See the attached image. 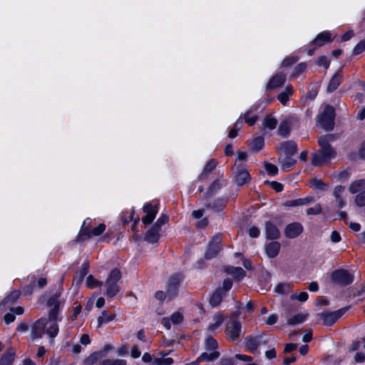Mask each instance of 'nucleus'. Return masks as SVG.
<instances>
[{
  "label": "nucleus",
  "mask_w": 365,
  "mask_h": 365,
  "mask_svg": "<svg viewBox=\"0 0 365 365\" xmlns=\"http://www.w3.org/2000/svg\"><path fill=\"white\" fill-rule=\"evenodd\" d=\"M227 274L232 275L237 280L242 279L245 276V272L240 267H228L226 269Z\"/></svg>",
  "instance_id": "7c9ffc66"
},
{
  "label": "nucleus",
  "mask_w": 365,
  "mask_h": 365,
  "mask_svg": "<svg viewBox=\"0 0 365 365\" xmlns=\"http://www.w3.org/2000/svg\"><path fill=\"white\" fill-rule=\"evenodd\" d=\"M277 125V120L272 115H267L263 121L264 127L269 130H274L276 128Z\"/></svg>",
  "instance_id": "37998d69"
},
{
  "label": "nucleus",
  "mask_w": 365,
  "mask_h": 365,
  "mask_svg": "<svg viewBox=\"0 0 365 365\" xmlns=\"http://www.w3.org/2000/svg\"><path fill=\"white\" fill-rule=\"evenodd\" d=\"M286 81L285 74L282 72L276 73L268 82L266 86V90L269 91L278 87H280L284 84Z\"/></svg>",
  "instance_id": "ddd939ff"
},
{
  "label": "nucleus",
  "mask_w": 365,
  "mask_h": 365,
  "mask_svg": "<svg viewBox=\"0 0 365 365\" xmlns=\"http://www.w3.org/2000/svg\"><path fill=\"white\" fill-rule=\"evenodd\" d=\"M168 221V217L166 215H161L160 217L158 219V220L153 225L158 229L160 230L161 226L165 225Z\"/></svg>",
  "instance_id": "4d7b16f0"
},
{
  "label": "nucleus",
  "mask_w": 365,
  "mask_h": 365,
  "mask_svg": "<svg viewBox=\"0 0 365 365\" xmlns=\"http://www.w3.org/2000/svg\"><path fill=\"white\" fill-rule=\"evenodd\" d=\"M304 230L303 226L299 222H292L287 225L284 235L287 238L293 239L298 237Z\"/></svg>",
  "instance_id": "f8f14e48"
},
{
  "label": "nucleus",
  "mask_w": 365,
  "mask_h": 365,
  "mask_svg": "<svg viewBox=\"0 0 365 365\" xmlns=\"http://www.w3.org/2000/svg\"><path fill=\"white\" fill-rule=\"evenodd\" d=\"M268 342L269 339L262 334L255 336H249L245 339V346L252 353H255L260 345L266 344Z\"/></svg>",
  "instance_id": "1a4fd4ad"
},
{
  "label": "nucleus",
  "mask_w": 365,
  "mask_h": 365,
  "mask_svg": "<svg viewBox=\"0 0 365 365\" xmlns=\"http://www.w3.org/2000/svg\"><path fill=\"white\" fill-rule=\"evenodd\" d=\"M266 237L269 240H277L280 236L278 228L272 222H267L265 224Z\"/></svg>",
  "instance_id": "412c9836"
},
{
  "label": "nucleus",
  "mask_w": 365,
  "mask_h": 365,
  "mask_svg": "<svg viewBox=\"0 0 365 365\" xmlns=\"http://www.w3.org/2000/svg\"><path fill=\"white\" fill-rule=\"evenodd\" d=\"M250 180V175L247 170L243 168H237L235 182L238 186H242Z\"/></svg>",
  "instance_id": "aec40b11"
},
{
  "label": "nucleus",
  "mask_w": 365,
  "mask_h": 365,
  "mask_svg": "<svg viewBox=\"0 0 365 365\" xmlns=\"http://www.w3.org/2000/svg\"><path fill=\"white\" fill-rule=\"evenodd\" d=\"M335 110L331 106H326L323 112L317 116V125L326 130H331L334 126Z\"/></svg>",
  "instance_id": "f03ea898"
},
{
  "label": "nucleus",
  "mask_w": 365,
  "mask_h": 365,
  "mask_svg": "<svg viewBox=\"0 0 365 365\" xmlns=\"http://www.w3.org/2000/svg\"><path fill=\"white\" fill-rule=\"evenodd\" d=\"M221 242L222 235L220 234H217L213 236L208 244L206 252H205L204 257L206 259H211L217 255L222 248Z\"/></svg>",
  "instance_id": "423d86ee"
},
{
  "label": "nucleus",
  "mask_w": 365,
  "mask_h": 365,
  "mask_svg": "<svg viewBox=\"0 0 365 365\" xmlns=\"http://www.w3.org/2000/svg\"><path fill=\"white\" fill-rule=\"evenodd\" d=\"M364 51H365V45L364 44V42L361 41L354 48L353 53L355 55H358L362 53Z\"/></svg>",
  "instance_id": "0e129e2a"
},
{
  "label": "nucleus",
  "mask_w": 365,
  "mask_h": 365,
  "mask_svg": "<svg viewBox=\"0 0 365 365\" xmlns=\"http://www.w3.org/2000/svg\"><path fill=\"white\" fill-rule=\"evenodd\" d=\"M314 197L308 196L304 198H298L295 200H288L286 202L285 205L287 207H297L301 205H307L313 202Z\"/></svg>",
  "instance_id": "bb28decb"
},
{
  "label": "nucleus",
  "mask_w": 365,
  "mask_h": 365,
  "mask_svg": "<svg viewBox=\"0 0 365 365\" xmlns=\"http://www.w3.org/2000/svg\"><path fill=\"white\" fill-rule=\"evenodd\" d=\"M115 317V314H108L107 311L103 310L101 314L98 317V327H99L103 324H107L113 321Z\"/></svg>",
  "instance_id": "473e14b6"
},
{
  "label": "nucleus",
  "mask_w": 365,
  "mask_h": 365,
  "mask_svg": "<svg viewBox=\"0 0 365 365\" xmlns=\"http://www.w3.org/2000/svg\"><path fill=\"white\" fill-rule=\"evenodd\" d=\"M336 155L335 150H318L312 155V164L314 166H319L325 163L329 162L331 158Z\"/></svg>",
  "instance_id": "0eeeda50"
},
{
  "label": "nucleus",
  "mask_w": 365,
  "mask_h": 365,
  "mask_svg": "<svg viewBox=\"0 0 365 365\" xmlns=\"http://www.w3.org/2000/svg\"><path fill=\"white\" fill-rule=\"evenodd\" d=\"M62 290V288L59 286L56 292L47 300V307H51L48 313V319L57 321V316L59 312V307L63 302V300L61 299Z\"/></svg>",
  "instance_id": "7ed1b4c3"
},
{
  "label": "nucleus",
  "mask_w": 365,
  "mask_h": 365,
  "mask_svg": "<svg viewBox=\"0 0 365 365\" xmlns=\"http://www.w3.org/2000/svg\"><path fill=\"white\" fill-rule=\"evenodd\" d=\"M90 222H91V219L90 218H87L83 222V225H82V227H81V232L80 234V235L78 236V240H85V236L86 235V233L88 231H89L90 230L88 229V226H89V224H90Z\"/></svg>",
  "instance_id": "09e8293b"
},
{
  "label": "nucleus",
  "mask_w": 365,
  "mask_h": 365,
  "mask_svg": "<svg viewBox=\"0 0 365 365\" xmlns=\"http://www.w3.org/2000/svg\"><path fill=\"white\" fill-rule=\"evenodd\" d=\"M20 291L19 290H14L12 291L8 296H6L1 302V306H7V305H11L15 303V302L20 297Z\"/></svg>",
  "instance_id": "c756f323"
},
{
  "label": "nucleus",
  "mask_w": 365,
  "mask_h": 365,
  "mask_svg": "<svg viewBox=\"0 0 365 365\" xmlns=\"http://www.w3.org/2000/svg\"><path fill=\"white\" fill-rule=\"evenodd\" d=\"M279 150L286 155L292 156L297 150V145L292 140L282 142L278 147Z\"/></svg>",
  "instance_id": "2eb2a0df"
},
{
  "label": "nucleus",
  "mask_w": 365,
  "mask_h": 365,
  "mask_svg": "<svg viewBox=\"0 0 365 365\" xmlns=\"http://www.w3.org/2000/svg\"><path fill=\"white\" fill-rule=\"evenodd\" d=\"M222 187V185L220 181L216 180L212 182V183L208 187V190L206 192V197H210L214 194H215L220 188Z\"/></svg>",
  "instance_id": "4c0bfd02"
},
{
  "label": "nucleus",
  "mask_w": 365,
  "mask_h": 365,
  "mask_svg": "<svg viewBox=\"0 0 365 365\" xmlns=\"http://www.w3.org/2000/svg\"><path fill=\"white\" fill-rule=\"evenodd\" d=\"M121 278V273L119 269H114L111 270L110 274L105 282L106 295L109 298H113L117 295L120 291L118 282Z\"/></svg>",
  "instance_id": "f257e3e1"
},
{
  "label": "nucleus",
  "mask_w": 365,
  "mask_h": 365,
  "mask_svg": "<svg viewBox=\"0 0 365 365\" xmlns=\"http://www.w3.org/2000/svg\"><path fill=\"white\" fill-rule=\"evenodd\" d=\"M311 186L317 190H325L327 188V185L322 181L321 180L318 179H313L311 182Z\"/></svg>",
  "instance_id": "3c124183"
},
{
  "label": "nucleus",
  "mask_w": 365,
  "mask_h": 365,
  "mask_svg": "<svg viewBox=\"0 0 365 365\" xmlns=\"http://www.w3.org/2000/svg\"><path fill=\"white\" fill-rule=\"evenodd\" d=\"M309 297V294L307 292H300L299 294H293L292 296H291V299H298L299 302H305L307 300Z\"/></svg>",
  "instance_id": "bf43d9fd"
},
{
  "label": "nucleus",
  "mask_w": 365,
  "mask_h": 365,
  "mask_svg": "<svg viewBox=\"0 0 365 365\" xmlns=\"http://www.w3.org/2000/svg\"><path fill=\"white\" fill-rule=\"evenodd\" d=\"M217 166V161L215 159L210 160L205 166L202 172L198 177L200 180H203L207 178V175L211 173Z\"/></svg>",
  "instance_id": "cd10ccee"
},
{
  "label": "nucleus",
  "mask_w": 365,
  "mask_h": 365,
  "mask_svg": "<svg viewBox=\"0 0 365 365\" xmlns=\"http://www.w3.org/2000/svg\"><path fill=\"white\" fill-rule=\"evenodd\" d=\"M347 310V308H342L331 312H323L321 314V319L327 326L333 325Z\"/></svg>",
  "instance_id": "9d476101"
},
{
  "label": "nucleus",
  "mask_w": 365,
  "mask_h": 365,
  "mask_svg": "<svg viewBox=\"0 0 365 365\" xmlns=\"http://www.w3.org/2000/svg\"><path fill=\"white\" fill-rule=\"evenodd\" d=\"M44 318L38 319L31 327V336L33 339H40L45 333Z\"/></svg>",
  "instance_id": "f3484780"
},
{
  "label": "nucleus",
  "mask_w": 365,
  "mask_h": 365,
  "mask_svg": "<svg viewBox=\"0 0 365 365\" xmlns=\"http://www.w3.org/2000/svg\"><path fill=\"white\" fill-rule=\"evenodd\" d=\"M241 331L242 326L240 322L237 319V316L236 314L232 315L225 329L226 334L232 341H235L240 337Z\"/></svg>",
  "instance_id": "39448f33"
},
{
  "label": "nucleus",
  "mask_w": 365,
  "mask_h": 365,
  "mask_svg": "<svg viewBox=\"0 0 365 365\" xmlns=\"http://www.w3.org/2000/svg\"><path fill=\"white\" fill-rule=\"evenodd\" d=\"M217 347V341L212 337H207L205 341V349L207 351H214Z\"/></svg>",
  "instance_id": "a18cd8bd"
},
{
  "label": "nucleus",
  "mask_w": 365,
  "mask_h": 365,
  "mask_svg": "<svg viewBox=\"0 0 365 365\" xmlns=\"http://www.w3.org/2000/svg\"><path fill=\"white\" fill-rule=\"evenodd\" d=\"M43 324L45 325V334L51 339L56 337L59 330L57 321L46 319L44 318Z\"/></svg>",
  "instance_id": "4468645a"
},
{
  "label": "nucleus",
  "mask_w": 365,
  "mask_h": 365,
  "mask_svg": "<svg viewBox=\"0 0 365 365\" xmlns=\"http://www.w3.org/2000/svg\"><path fill=\"white\" fill-rule=\"evenodd\" d=\"M170 319L172 324H178L182 321L183 317L180 312H175L171 315Z\"/></svg>",
  "instance_id": "052dcab7"
},
{
  "label": "nucleus",
  "mask_w": 365,
  "mask_h": 365,
  "mask_svg": "<svg viewBox=\"0 0 365 365\" xmlns=\"http://www.w3.org/2000/svg\"><path fill=\"white\" fill-rule=\"evenodd\" d=\"M251 114L252 109L249 110L245 114H242V117L244 118L245 122L247 123L250 126L255 125L258 118L257 115Z\"/></svg>",
  "instance_id": "79ce46f5"
},
{
  "label": "nucleus",
  "mask_w": 365,
  "mask_h": 365,
  "mask_svg": "<svg viewBox=\"0 0 365 365\" xmlns=\"http://www.w3.org/2000/svg\"><path fill=\"white\" fill-rule=\"evenodd\" d=\"M264 167L267 174L271 176H274L278 173L277 167L270 163H264Z\"/></svg>",
  "instance_id": "603ef678"
},
{
  "label": "nucleus",
  "mask_w": 365,
  "mask_h": 365,
  "mask_svg": "<svg viewBox=\"0 0 365 365\" xmlns=\"http://www.w3.org/2000/svg\"><path fill=\"white\" fill-rule=\"evenodd\" d=\"M220 356V352L217 351H210V353L205 351L202 353L198 356V361H214Z\"/></svg>",
  "instance_id": "2f4dec72"
},
{
  "label": "nucleus",
  "mask_w": 365,
  "mask_h": 365,
  "mask_svg": "<svg viewBox=\"0 0 365 365\" xmlns=\"http://www.w3.org/2000/svg\"><path fill=\"white\" fill-rule=\"evenodd\" d=\"M331 41L332 38L331 32L329 31H325L319 34L315 39L312 42V43L314 44L317 47H321L326 43H329Z\"/></svg>",
  "instance_id": "a211bd4d"
},
{
  "label": "nucleus",
  "mask_w": 365,
  "mask_h": 365,
  "mask_svg": "<svg viewBox=\"0 0 365 365\" xmlns=\"http://www.w3.org/2000/svg\"><path fill=\"white\" fill-rule=\"evenodd\" d=\"M183 280L180 274H175L170 277L167 284V295L170 298L175 297L178 293V287Z\"/></svg>",
  "instance_id": "6e6552de"
},
{
  "label": "nucleus",
  "mask_w": 365,
  "mask_h": 365,
  "mask_svg": "<svg viewBox=\"0 0 365 365\" xmlns=\"http://www.w3.org/2000/svg\"><path fill=\"white\" fill-rule=\"evenodd\" d=\"M343 78L341 69L338 70L332 76L327 88L328 93L334 92L340 85Z\"/></svg>",
  "instance_id": "dca6fc26"
},
{
  "label": "nucleus",
  "mask_w": 365,
  "mask_h": 365,
  "mask_svg": "<svg viewBox=\"0 0 365 365\" xmlns=\"http://www.w3.org/2000/svg\"><path fill=\"white\" fill-rule=\"evenodd\" d=\"M88 268H89V264L88 262H84L82 265H81V268L78 274V282H81L84 277H86V275L88 274Z\"/></svg>",
  "instance_id": "864d4df0"
},
{
  "label": "nucleus",
  "mask_w": 365,
  "mask_h": 365,
  "mask_svg": "<svg viewBox=\"0 0 365 365\" xmlns=\"http://www.w3.org/2000/svg\"><path fill=\"white\" fill-rule=\"evenodd\" d=\"M213 322L211 323L208 327V330L210 331H215L223 322V317L217 313L213 317Z\"/></svg>",
  "instance_id": "f704fd0d"
},
{
  "label": "nucleus",
  "mask_w": 365,
  "mask_h": 365,
  "mask_svg": "<svg viewBox=\"0 0 365 365\" xmlns=\"http://www.w3.org/2000/svg\"><path fill=\"white\" fill-rule=\"evenodd\" d=\"M297 61L298 58L296 57H289L283 60L282 66L284 67H287L290 65L295 63Z\"/></svg>",
  "instance_id": "338daca9"
},
{
  "label": "nucleus",
  "mask_w": 365,
  "mask_h": 365,
  "mask_svg": "<svg viewBox=\"0 0 365 365\" xmlns=\"http://www.w3.org/2000/svg\"><path fill=\"white\" fill-rule=\"evenodd\" d=\"M278 162L284 171H289L296 164L297 160L292 158V156L286 155L285 157H279Z\"/></svg>",
  "instance_id": "b1692460"
},
{
  "label": "nucleus",
  "mask_w": 365,
  "mask_h": 365,
  "mask_svg": "<svg viewBox=\"0 0 365 365\" xmlns=\"http://www.w3.org/2000/svg\"><path fill=\"white\" fill-rule=\"evenodd\" d=\"M278 135L282 137L287 136L289 133V125L288 122L282 121L278 128Z\"/></svg>",
  "instance_id": "49530a36"
},
{
  "label": "nucleus",
  "mask_w": 365,
  "mask_h": 365,
  "mask_svg": "<svg viewBox=\"0 0 365 365\" xmlns=\"http://www.w3.org/2000/svg\"><path fill=\"white\" fill-rule=\"evenodd\" d=\"M227 202L226 198L221 197L215 200L212 203L206 202L205 205L207 208H210L215 212H220L225 207Z\"/></svg>",
  "instance_id": "393cba45"
},
{
  "label": "nucleus",
  "mask_w": 365,
  "mask_h": 365,
  "mask_svg": "<svg viewBox=\"0 0 365 365\" xmlns=\"http://www.w3.org/2000/svg\"><path fill=\"white\" fill-rule=\"evenodd\" d=\"M264 145V138L262 136H258L252 140V142L250 144V147L252 150L258 152L263 148Z\"/></svg>",
  "instance_id": "a19ab883"
},
{
  "label": "nucleus",
  "mask_w": 365,
  "mask_h": 365,
  "mask_svg": "<svg viewBox=\"0 0 365 365\" xmlns=\"http://www.w3.org/2000/svg\"><path fill=\"white\" fill-rule=\"evenodd\" d=\"M15 358V354L8 351L0 358V365H11Z\"/></svg>",
  "instance_id": "ea45409f"
},
{
  "label": "nucleus",
  "mask_w": 365,
  "mask_h": 365,
  "mask_svg": "<svg viewBox=\"0 0 365 365\" xmlns=\"http://www.w3.org/2000/svg\"><path fill=\"white\" fill-rule=\"evenodd\" d=\"M289 98V96L284 91L281 92L277 96L279 101L284 106L287 104Z\"/></svg>",
  "instance_id": "69168bd1"
},
{
  "label": "nucleus",
  "mask_w": 365,
  "mask_h": 365,
  "mask_svg": "<svg viewBox=\"0 0 365 365\" xmlns=\"http://www.w3.org/2000/svg\"><path fill=\"white\" fill-rule=\"evenodd\" d=\"M225 294L224 293V291L222 290V289H220V288H217L214 292L213 294H212V296L210 297V304L212 307H217L218 306L222 299V297L223 296L225 295Z\"/></svg>",
  "instance_id": "c85d7f7f"
},
{
  "label": "nucleus",
  "mask_w": 365,
  "mask_h": 365,
  "mask_svg": "<svg viewBox=\"0 0 365 365\" xmlns=\"http://www.w3.org/2000/svg\"><path fill=\"white\" fill-rule=\"evenodd\" d=\"M364 185H365V180H355L350 184V185L349 187V191L352 194L357 193L361 191V190L364 187Z\"/></svg>",
  "instance_id": "72a5a7b5"
},
{
  "label": "nucleus",
  "mask_w": 365,
  "mask_h": 365,
  "mask_svg": "<svg viewBox=\"0 0 365 365\" xmlns=\"http://www.w3.org/2000/svg\"><path fill=\"white\" fill-rule=\"evenodd\" d=\"M160 230L152 226L146 232L145 240L149 243H155L160 237Z\"/></svg>",
  "instance_id": "a878e982"
},
{
  "label": "nucleus",
  "mask_w": 365,
  "mask_h": 365,
  "mask_svg": "<svg viewBox=\"0 0 365 365\" xmlns=\"http://www.w3.org/2000/svg\"><path fill=\"white\" fill-rule=\"evenodd\" d=\"M102 356H103V354L101 351L93 352L85 359L84 363L86 365H93L96 363Z\"/></svg>",
  "instance_id": "c9c22d12"
},
{
  "label": "nucleus",
  "mask_w": 365,
  "mask_h": 365,
  "mask_svg": "<svg viewBox=\"0 0 365 365\" xmlns=\"http://www.w3.org/2000/svg\"><path fill=\"white\" fill-rule=\"evenodd\" d=\"M306 212L308 215L320 214L322 212V206L320 204H317L314 207L307 209Z\"/></svg>",
  "instance_id": "13d9d810"
},
{
  "label": "nucleus",
  "mask_w": 365,
  "mask_h": 365,
  "mask_svg": "<svg viewBox=\"0 0 365 365\" xmlns=\"http://www.w3.org/2000/svg\"><path fill=\"white\" fill-rule=\"evenodd\" d=\"M291 286L289 284L279 283L275 287L274 291L278 294H287L289 292Z\"/></svg>",
  "instance_id": "8fccbe9b"
},
{
  "label": "nucleus",
  "mask_w": 365,
  "mask_h": 365,
  "mask_svg": "<svg viewBox=\"0 0 365 365\" xmlns=\"http://www.w3.org/2000/svg\"><path fill=\"white\" fill-rule=\"evenodd\" d=\"M333 140H334V135L333 134H327L319 137L318 139V143L320 146V149L327 151L329 150H334V149L330 145V142Z\"/></svg>",
  "instance_id": "4be33fe9"
},
{
  "label": "nucleus",
  "mask_w": 365,
  "mask_h": 365,
  "mask_svg": "<svg viewBox=\"0 0 365 365\" xmlns=\"http://www.w3.org/2000/svg\"><path fill=\"white\" fill-rule=\"evenodd\" d=\"M330 240L334 243L339 242L341 240L339 232L336 230H334L331 234Z\"/></svg>",
  "instance_id": "774afa93"
},
{
  "label": "nucleus",
  "mask_w": 365,
  "mask_h": 365,
  "mask_svg": "<svg viewBox=\"0 0 365 365\" xmlns=\"http://www.w3.org/2000/svg\"><path fill=\"white\" fill-rule=\"evenodd\" d=\"M307 315L303 314H295L287 319L289 325H296L301 324L305 321Z\"/></svg>",
  "instance_id": "58836bf2"
},
{
  "label": "nucleus",
  "mask_w": 365,
  "mask_h": 365,
  "mask_svg": "<svg viewBox=\"0 0 365 365\" xmlns=\"http://www.w3.org/2000/svg\"><path fill=\"white\" fill-rule=\"evenodd\" d=\"M355 202L359 207H364L365 205V190L360 192L356 196Z\"/></svg>",
  "instance_id": "6e6d98bb"
},
{
  "label": "nucleus",
  "mask_w": 365,
  "mask_h": 365,
  "mask_svg": "<svg viewBox=\"0 0 365 365\" xmlns=\"http://www.w3.org/2000/svg\"><path fill=\"white\" fill-rule=\"evenodd\" d=\"M232 279L227 278L223 281L222 287H220V288L222 289V290L224 291V293L225 294L227 292H228L232 288Z\"/></svg>",
  "instance_id": "e2e57ef3"
},
{
  "label": "nucleus",
  "mask_w": 365,
  "mask_h": 365,
  "mask_svg": "<svg viewBox=\"0 0 365 365\" xmlns=\"http://www.w3.org/2000/svg\"><path fill=\"white\" fill-rule=\"evenodd\" d=\"M307 68V64L305 63H299L295 68L292 74L293 77L297 78L299 77L302 73H304Z\"/></svg>",
  "instance_id": "5fc2aeb1"
},
{
  "label": "nucleus",
  "mask_w": 365,
  "mask_h": 365,
  "mask_svg": "<svg viewBox=\"0 0 365 365\" xmlns=\"http://www.w3.org/2000/svg\"><path fill=\"white\" fill-rule=\"evenodd\" d=\"M143 210L146 213V215L143 217L142 221L145 225H149L154 220L156 215L158 214V203H155V205L152 202L146 203L143 206Z\"/></svg>",
  "instance_id": "9b49d317"
},
{
  "label": "nucleus",
  "mask_w": 365,
  "mask_h": 365,
  "mask_svg": "<svg viewBox=\"0 0 365 365\" xmlns=\"http://www.w3.org/2000/svg\"><path fill=\"white\" fill-rule=\"evenodd\" d=\"M280 243L277 241H272L265 245V253L269 258L277 257L280 250Z\"/></svg>",
  "instance_id": "6ab92c4d"
},
{
  "label": "nucleus",
  "mask_w": 365,
  "mask_h": 365,
  "mask_svg": "<svg viewBox=\"0 0 365 365\" xmlns=\"http://www.w3.org/2000/svg\"><path fill=\"white\" fill-rule=\"evenodd\" d=\"M106 230V225L103 223L100 224L96 227L93 228L91 230L87 232L86 235L85 236V240L89 238L91 235L98 236L101 235Z\"/></svg>",
  "instance_id": "e433bc0d"
},
{
  "label": "nucleus",
  "mask_w": 365,
  "mask_h": 365,
  "mask_svg": "<svg viewBox=\"0 0 365 365\" xmlns=\"http://www.w3.org/2000/svg\"><path fill=\"white\" fill-rule=\"evenodd\" d=\"M127 362L124 359H104L103 360L100 365H126Z\"/></svg>",
  "instance_id": "de8ad7c7"
},
{
  "label": "nucleus",
  "mask_w": 365,
  "mask_h": 365,
  "mask_svg": "<svg viewBox=\"0 0 365 365\" xmlns=\"http://www.w3.org/2000/svg\"><path fill=\"white\" fill-rule=\"evenodd\" d=\"M345 187L342 185H336L333 192V195L336 199L337 207L339 209L343 208L346 205V200L343 199L341 197V194L344 192Z\"/></svg>",
  "instance_id": "5701e85b"
},
{
  "label": "nucleus",
  "mask_w": 365,
  "mask_h": 365,
  "mask_svg": "<svg viewBox=\"0 0 365 365\" xmlns=\"http://www.w3.org/2000/svg\"><path fill=\"white\" fill-rule=\"evenodd\" d=\"M317 65L323 66L325 69H327L330 65V61L326 56H322L318 58Z\"/></svg>",
  "instance_id": "680f3d73"
},
{
  "label": "nucleus",
  "mask_w": 365,
  "mask_h": 365,
  "mask_svg": "<svg viewBox=\"0 0 365 365\" xmlns=\"http://www.w3.org/2000/svg\"><path fill=\"white\" fill-rule=\"evenodd\" d=\"M330 278L331 282L340 286H347L354 281V275L348 270L344 269H337L331 273Z\"/></svg>",
  "instance_id": "20e7f679"
},
{
  "label": "nucleus",
  "mask_w": 365,
  "mask_h": 365,
  "mask_svg": "<svg viewBox=\"0 0 365 365\" xmlns=\"http://www.w3.org/2000/svg\"><path fill=\"white\" fill-rule=\"evenodd\" d=\"M86 284L87 287H88L89 289H93L97 287L101 286L103 284V282L97 280L92 275H89L86 278Z\"/></svg>",
  "instance_id": "c03bdc74"
}]
</instances>
